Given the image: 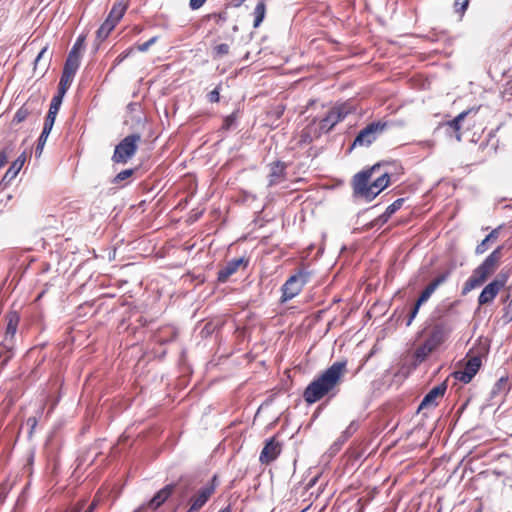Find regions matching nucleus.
<instances>
[{
    "instance_id": "f257e3e1",
    "label": "nucleus",
    "mask_w": 512,
    "mask_h": 512,
    "mask_svg": "<svg viewBox=\"0 0 512 512\" xmlns=\"http://www.w3.org/2000/svg\"><path fill=\"white\" fill-rule=\"evenodd\" d=\"M347 373V361L334 362L326 370L313 379L305 388L303 399L308 404H313L329 395L334 397L338 392V386L343 382Z\"/></svg>"
},
{
    "instance_id": "f03ea898",
    "label": "nucleus",
    "mask_w": 512,
    "mask_h": 512,
    "mask_svg": "<svg viewBox=\"0 0 512 512\" xmlns=\"http://www.w3.org/2000/svg\"><path fill=\"white\" fill-rule=\"evenodd\" d=\"M386 162L376 163L370 168L364 169L353 176V193L367 201H372L390 183V173L387 170L380 172L387 165Z\"/></svg>"
},
{
    "instance_id": "7ed1b4c3",
    "label": "nucleus",
    "mask_w": 512,
    "mask_h": 512,
    "mask_svg": "<svg viewBox=\"0 0 512 512\" xmlns=\"http://www.w3.org/2000/svg\"><path fill=\"white\" fill-rule=\"evenodd\" d=\"M503 246H498L486 259L473 270L472 275L464 283L462 294L466 295L473 289L481 286L487 278L497 269L502 258Z\"/></svg>"
},
{
    "instance_id": "20e7f679",
    "label": "nucleus",
    "mask_w": 512,
    "mask_h": 512,
    "mask_svg": "<svg viewBox=\"0 0 512 512\" xmlns=\"http://www.w3.org/2000/svg\"><path fill=\"white\" fill-rule=\"evenodd\" d=\"M353 106L349 103H341L333 106L316 126L321 134L330 132L337 123L343 121L349 114L353 112Z\"/></svg>"
},
{
    "instance_id": "39448f33",
    "label": "nucleus",
    "mask_w": 512,
    "mask_h": 512,
    "mask_svg": "<svg viewBox=\"0 0 512 512\" xmlns=\"http://www.w3.org/2000/svg\"><path fill=\"white\" fill-rule=\"evenodd\" d=\"M388 122L374 121L361 129L355 137L350 149L369 147L386 130Z\"/></svg>"
},
{
    "instance_id": "423d86ee",
    "label": "nucleus",
    "mask_w": 512,
    "mask_h": 512,
    "mask_svg": "<svg viewBox=\"0 0 512 512\" xmlns=\"http://www.w3.org/2000/svg\"><path fill=\"white\" fill-rule=\"evenodd\" d=\"M140 134H130L116 145L112 155L114 163L126 164L137 152Z\"/></svg>"
},
{
    "instance_id": "0eeeda50",
    "label": "nucleus",
    "mask_w": 512,
    "mask_h": 512,
    "mask_svg": "<svg viewBox=\"0 0 512 512\" xmlns=\"http://www.w3.org/2000/svg\"><path fill=\"white\" fill-rule=\"evenodd\" d=\"M309 278L310 273L305 270H299L296 274L290 276L281 288V302H287L297 296L308 282Z\"/></svg>"
},
{
    "instance_id": "6e6552de",
    "label": "nucleus",
    "mask_w": 512,
    "mask_h": 512,
    "mask_svg": "<svg viewBox=\"0 0 512 512\" xmlns=\"http://www.w3.org/2000/svg\"><path fill=\"white\" fill-rule=\"evenodd\" d=\"M218 485V477L214 475L210 482L198 489L188 500L190 511H199L202 509L211 496L215 493Z\"/></svg>"
},
{
    "instance_id": "1a4fd4ad",
    "label": "nucleus",
    "mask_w": 512,
    "mask_h": 512,
    "mask_svg": "<svg viewBox=\"0 0 512 512\" xmlns=\"http://www.w3.org/2000/svg\"><path fill=\"white\" fill-rule=\"evenodd\" d=\"M508 276L504 273H499L498 276L486 285L478 297V304L480 306L491 303L499 291L505 286Z\"/></svg>"
},
{
    "instance_id": "9d476101",
    "label": "nucleus",
    "mask_w": 512,
    "mask_h": 512,
    "mask_svg": "<svg viewBox=\"0 0 512 512\" xmlns=\"http://www.w3.org/2000/svg\"><path fill=\"white\" fill-rule=\"evenodd\" d=\"M451 332L452 327L448 323L438 322L432 326L426 341L437 349L446 341Z\"/></svg>"
},
{
    "instance_id": "9b49d317",
    "label": "nucleus",
    "mask_w": 512,
    "mask_h": 512,
    "mask_svg": "<svg viewBox=\"0 0 512 512\" xmlns=\"http://www.w3.org/2000/svg\"><path fill=\"white\" fill-rule=\"evenodd\" d=\"M249 259L245 257L234 258L228 261L217 274V280L220 283H225L228 281L230 276L235 274L237 270L242 266L245 269L248 266Z\"/></svg>"
},
{
    "instance_id": "f8f14e48",
    "label": "nucleus",
    "mask_w": 512,
    "mask_h": 512,
    "mask_svg": "<svg viewBox=\"0 0 512 512\" xmlns=\"http://www.w3.org/2000/svg\"><path fill=\"white\" fill-rule=\"evenodd\" d=\"M447 390V384L446 382H442L441 384L433 387L422 399L418 411L430 408V407H436L438 405L437 399L440 397H443L445 392Z\"/></svg>"
},
{
    "instance_id": "ddd939ff",
    "label": "nucleus",
    "mask_w": 512,
    "mask_h": 512,
    "mask_svg": "<svg viewBox=\"0 0 512 512\" xmlns=\"http://www.w3.org/2000/svg\"><path fill=\"white\" fill-rule=\"evenodd\" d=\"M280 452V443L277 442L274 437H272L266 441L265 446L260 453L259 461L262 464H269L279 456Z\"/></svg>"
},
{
    "instance_id": "4468645a",
    "label": "nucleus",
    "mask_w": 512,
    "mask_h": 512,
    "mask_svg": "<svg viewBox=\"0 0 512 512\" xmlns=\"http://www.w3.org/2000/svg\"><path fill=\"white\" fill-rule=\"evenodd\" d=\"M269 168H270L269 175H268V186L269 187L275 186L285 180L287 165L284 162H281V161L273 162L270 164Z\"/></svg>"
},
{
    "instance_id": "2eb2a0df",
    "label": "nucleus",
    "mask_w": 512,
    "mask_h": 512,
    "mask_svg": "<svg viewBox=\"0 0 512 512\" xmlns=\"http://www.w3.org/2000/svg\"><path fill=\"white\" fill-rule=\"evenodd\" d=\"M469 111H463L458 114L454 119L445 122L442 126L445 128L447 135L454 136L457 141H461V124L468 115Z\"/></svg>"
},
{
    "instance_id": "dca6fc26",
    "label": "nucleus",
    "mask_w": 512,
    "mask_h": 512,
    "mask_svg": "<svg viewBox=\"0 0 512 512\" xmlns=\"http://www.w3.org/2000/svg\"><path fill=\"white\" fill-rule=\"evenodd\" d=\"M176 485L168 484L160 489L153 498L146 504L150 509L156 510L173 494Z\"/></svg>"
},
{
    "instance_id": "f3484780",
    "label": "nucleus",
    "mask_w": 512,
    "mask_h": 512,
    "mask_svg": "<svg viewBox=\"0 0 512 512\" xmlns=\"http://www.w3.org/2000/svg\"><path fill=\"white\" fill-rule=\"evenodd\" d=\"M173 484L176 485L181 501L185 500L192 492H194L197 486L195 479L191 477H181L177 483Z\"/></svg>"
},
{
    "instance_id": "a211bd4d",
    "label": "nucleus",
    "mask_w": 512,
    "mask_h": 512,
    "mask_svg": "<svg viewBox=\"0 0 512 512\" xmlns=\"http://www.w3.org/2000/svg\"><path fill=\"white\" fill-rule=\"evenodd\" d=\"M18 327V317L13 315L9 318L7 323L5 335L1 346L3 348H13L14 347V338L17 332Z\"/></svg>"
},
{
    "instance_id": "6ab92c4d",
    "label": "nucleus",
    "mask_w": 512,
    "mask_h": 512,
    "mask_svg": "<svg viewBox=\"0 0 512 512\" xmlns=\"http://www.w3.org/2000/svg\"><path fill=\"white\" fill-rule=\"evenodd\" d=\"M359 423L357 421H352L347 428L341 433L338 439L331 445V450L333 452H337L340 450L342 445L358 430Z\"/></svg>"
},
{
    "instance_id": "aec40b11",
    "label": "nucleus",
    "mask_w": 512,
    "mask_h": 512,
    "mask_svg": "<svg viewBox=\"0 0 512 512\" xmlns=\"http://www.w3.org/2000/svg\"><path fill=\"white\" fill-rule=\"evenodd\" d=\"M322 134L316 126V120L313 119L310 124H308L300 134V143L301 144H309L313 142L315 139H318Z\"/></svg>"
},
{
    "instance_id": "412c9836",
    "label": "nucleus",
    "mask_w": 512,
    "mask_h": 512,
    "mask_svg": "<svg viewBox=\"0 0 512 512\" xmlns=\"http://www.w3.org/2000/svg\"><path fill=\"white\" fill-rule=\"evenodd\" d=\"M27 159V155H26V152H22V154L11 164V166L9 167V169L6 171L2 181L3 182H10L11 180H13L19 173V171L21 170V168L23 167L25 161Z\"/></svg>"
},
{
    "instance_id": "4be33fe9",
    "label": "nucleus",
    "mask_w": 512,
    "mask_h": 512,
    "mask_svg": "<svg viewBox=\"0 0 512 512\" xmlns=\"http://www.w3.org/2000/svg\"><path fill=\"white\" fill-rule=\"evenodd\" d=\"M81 57L74 55V52H69L66 58L62 74L68 75L74 78L79 66Z\"/></svg>"
},
{
    "instance_id": "5701e85b",
    "label": "nucleus",
    "mask_w": 512,
    "mask_h": 512,
    "mask_svg": "<svg viewBox=\"0 0 512 512\" xmlns=\"http://www.w3.org/2000/svg\"><path fill=\"white\" fill-rule=\"evenodd\" d=\"M35 111L36 115L40 114V111L33 107V102H26L22 105L15 113L12 123H21L26 120L33 112Z\"/></svg>"
},
{
    "instance_id": "b1692460",
    "label": "nucleus",
    "mask_w": 512,
    "mask_h": 512,
    "mask_svg": "<svg viewBox=\"0 0 512 512\" xmlns=\"http://www.w3.org/2000/svg\"><path fill=\"white\" fill-rule=\"evenodd\" d=\"M434 350L435 348L425 340L413 353L414 364L418 365L424 362Z\"/></svg>"
},
{
    "instance_id": "393cba45",
    "label": "nucleus",
    "mask_w": 512,
    "mask_h": 512,
    "mask_svg": "<svg viewBox=\"0 0 512 512\" xmlns=\"http://www.w3.org/2000/svg\"><path fill=\"white\" fill-rule=\"evenodd\" d=\"M55 120H51L49 118H45L43 130L38 138L37 146H36V154H41L43 147L47 141V138L53 128Z\"/></svg>"
},
{
    "instance_id": "a878e982",
    "label": "nucleus",
    "mask_w": 512,
    "mask_h": 512,
    "mask_svg": "<svg viewBox=\"0 0 512 512\" xmlns=\"http://www.w3.org/2000/svg\"><path fill=\"white\" fill-rule=\"evenodd\" d=\"M127 8L128 4L124 1L114 3L107 16V19L112 20V22L117 24L124 16Z\"/></svg>"
},
{
    "instance_id": "bb28decb",
    "label": "nucleus",
    "mask_w": 512,
    "mask_h": 512,
    "mask_svg": "<svg viewBox=\"0 0 512 512\" xmlns=\"http://www.w3.org/2000/svg\"><path fill=\"white\" fill-rule=\"evenodd\" d=\"M501 226L493 229L475 248V253L477 255H481L485 253L488 249V244L490 242H495L499 237Z\"/></svg>"
},
{
    "instance_id": "cd10ccee",
    "label": "nucleus",
    "mask_w": 512,
    "mask_h": 512,
    "mask_svg": "<svg viewBox=\"0 0 512 512\" xmlns=\"http://www.w3.org/2000/svg\"><path fill=\"white\" fill-rule=\"evenodd\" d=\"M405 199L404 198H398L396 199L393 203H391L387 208L386 210L384 211L383 214H381L379 217H378V222L381 223V224H384L386 223L389 218L396 212L398 211L403 203H404Z\"/></svg>"
},
{
    "instance_id": "c85d7f7f",
    "label": "nucleus",
    "mask_w": 512,
    "mask_h": 512,
    "mask_svg": "<svg viewBox=\"0 0 512 512\" xmlns=\"http://www.w3.org/2000/svg\"><path fill=\"white\" fill-rule=\"evenodd\" d=\"M254 15V23L253 27L257 28L261 25L263 22L265 15H266V4L264 1H259L253 11Z\"/></svg>"
},
{
    "instance_id": "c756f323",
    "label": "nucleus",
    "mask_w": 512,
    "mask_h": 512,
    "mask_svg": "<svg viewBox=\"0 0 512 512\" xmlns=\"http://www.w3.org/2000/svg\"><path fill=\"white\" fill-rule=\"evenodd\" d=\"M115 26L116 23L106 18V20L102 23L96 32L97 39L100 41L105 40L109 36L110 32L115 28Z\"/></svg>"
},
{
    "instance_id": "7c9ffc66",
    "label": "nucleus",
    "mask_w": 512,
    "mask_h": 512,
    "mask_svg": "<svg viewBox=\"0 0 512 512\" xmlns=\"http://www.w3.org/2000/svg\"><path fill=\"white\" fill-rule=\"evenodd\" d=\"M98 505V501L94 499L86 508V500L78 501L70 510V512H94Z\"/></svg>"
},
{
    "instance_id": "2f4dec72",
    "label": "nucleus",
    "mask_w": 512,
    "mask_h": 512,
    "mask_svg": "<svg viewBox=\"0 0 512 512\" xmlns=\"http://www.w3.org/2000/svg\"><path fill=\"white\" fill-rule=\"evenodd\" d=\"M62 101H63V97L58 96V95H55L52 98L46 118H49L51 120L56 119V116H57V113L59 112Z\"/></svg>"
},
{
    "instance_id": "473e14b6",
    "label": "nucleus",
    "mask_w": 512,
    "mask_h": 512,
    "mask_svg": "<svg viewBox=\"0 0 512 512\" xmlns=\"http://www.w3.org/2000/svg\"><path fill=\"white\" fill-rule=\"evenodd\" d=\"M507 383H508L507 377H501L500 379H498L491 390V396L495 397V396L499 395L500 393H503V392L507 393L509 390L507 388Z\"/></svg>"
},
{
    "instance_id": "72a5a7b5",
    "label": "nucleus",
    "mask_w": 512,
    "mask_h": 512,
    "mask_svg": "<svg viewBox=\"0 0 512 512\" xmlns=\"http://www.w3.org/2000/svg\"><path fill=\"white\" fill-rule=\"evenodd\" d=\"M73 79L74 78L71 76L62 74L58 85V93L56 95L64 97L70 85L72 84Z\"/></svg>"
},
{
    "instance_id": "f704fd0d",
    "label": "nucleus",
    "mask_w": 512,
    "mask_h": 512,
    "mask_svg": "<svg viewBox=\"0 0 512 512\" xmlns=\"http://www.w3.org/2000/svg\"><path fill=\"white\" fill-rule=\"evenodd\" d=\"M481 363L480 357L473 356L466 362L464 369L475 376L481 367Z\"/></svg>"
},
{
    "instance_id": "c9c22d12",
    "label": "nucleus",
    "mask_w": 512,
    "mask_h": 512,
    "mask_svg": "<svg viewBox=\"0 0 512 512\" xmlns=\"http://www.w3.org/2000/svg\"><path fill=\"white\" fill-rule=\"evenodd\" d=\"M449 276H450V271L449 270L444 271L441 274H439L438 276H436L427 286L435 292L436 289L440 285H442L443 283H445L447 281Z\"/></svg>"
},
{
    "instance_id": "e433bc0d",
    "label": "nucleus",
    "mask_w": 512,
    "mask_h": 512,
    "mask_svg": "<svg viewBox=\"0 0 512 512\" xmlns=\"http://www.w3.org/2000/svg\"><path fill=\"white\" fill-rule=\"evenodd\" d=\"M136 169H126L121 172H119L112 180L113 184H120L121 182L127 180L130 178L134 173Z\"/></svg>"
},
{
    "instance_id": "4c0bfd02",
    "label": "nucleus",
    "mask_w": 512,
    "mask_h": 512,
    "mask_svg": "<svg viewBox=\"0 0 512 512\" xmlns=\"http://www.w3.org/2000/svg\"><path fill=\"white\" fill-rule=\"evenodd\" d=\"M14 347L13 348H3L2 347V351L0 352V366H6L7 363L10 361V359L13 357L14 355Z\"/></svg>"
},
{
    "instance_id": "58836bf2",
    "label": "nucleus",
    "mask_w": 512,
    "mask_h": 512,
    "mask_svg": "<svg viewBox=\"0 0 512 512\" xmlns=\"http://www.w3.org/2000/svg\"><path fill=\"white\" fill-rule=\"evenodd\" d=\"M85 38V35H80L69 52H74V55H78L81 57V51L83 50L85 45Z\"/></svg>"
},
{
    "instance_id": "ea45409f",
    "label": "nucleus",
    "mask_w": 512,
    "mask_h": 512,
    "mask_svg": "<svg viewBox=\"0 0 512 512\" xmlns=\"http://www.w3.org/2000/svg\"><path fill=\"white\" fill-rule=\"evenodd\" d=\"M230 47L226 43H221L214 47L213 55L214 58H221L229 53Z\"/></svg>"
},
{
    "instance_id": "a19ab883",
    "label": "nucleus",
    "mask_w": 512,
    "mask_h": 512,
    "mask_svg": "<svg viewBox=\"0 0 512 512\" xmlns=\"http://www.w3.org/2000/svg\"><path fill=\"white\" fill-rule=\"evenodd\" d=\"M454 377H455V379L459 380L460 382L467 384L473 379L474 375H472L471 373H469L468 371H466L464 369L461 371L454 372Z\"/></svg>"
},
{
    "instance_id": "79ce46f5",
    "label": "nucleus",
    "mask_w": 512,
    "mask_h": 512,
    "mask_svg": "<svg viewBox=\"0 0 512 512\" xmlns=\"http://www.w3.org/2000/svg\"><path fill=\"white\" fill-rule=\"evenodd\" d=\"M236 120H237L236 112L231 113L230 115L225 117L223 124H222V129H224V130L232 129L235 126Z\"/></svg>"
},
{
    "instance_id": "37998d69",
    "label": "nucleus",
    "mask_w": 512,
    "mask_h": 512,
    "mask_svg": "<svg viewBox=\"0 0 512 512\" xmlns=\"http://www.w3.org/2000/svg\"><path fill=\"white\" fill-rule=\"evenodd\" d=\"M469 1L470 0H455V2H454L455 12L459 13L460 16H462L469 5Z\"/></svg>"
},
{
    "instance_id": "c03bdc74",
    "label": "nucleus",
    "mask_w": 512,
    "mask_h": 512,
    "mask_svg": "<svg viewBox=\"0 0 512 512\" xmlns=\"http://www.w3.org/2000/svg\"><path fill=\"white\" fill-rule=\"evenodd\" d=\"M433 293L434 291L430 289L428 286H426L415 303L421 306L423 303L428 301V299L431 297Z\"/></svg>"
},
{
    "instance_id": "a18cd8bd",
    "label": "nucleus",
    "mask_w": 512,
    "mask_h": 512,
    "mask_svg": "<svg viewBox=\"0 0 512 512\" xmlns=\"http://www.w3.org/2000/svg\"><path fill=\"white\" fill-rule=\"evenodd\" d=\"M157 40H158V37L154 36L144 43L137 44L136 49L140 52H146L153 44H155L157 42Z\"/></svg>"
},
{
    "instance_id": "49530a36",
    "label": "nucleus",
    "mask_w": 512,
    "mask_h": 512,
    "mask_svg": "<svg viewBox=\"0 0 512 512\" xmlns=\"http://www.w3.org/2000/svg\"><path fill=\"white\" fill-rule=\"evenodd\" d=\"M208 18H215L216 23L221 25L228 19V13L227 11H222L219 13H212L208 15Z\"/></svg>"
},
{
    "instance_id": "de8ad7c7",
    "label": "nucleus",
    "mask_w": 512,
    "mask_h": 512,
    "mask_svg": "<svg viewBox=\"0 0 512 512\" xmlns=\"http://www.w3.org/2000/svg\"><path fill=\"white\" fill-rule=\"evenodd\" d=\"M419 309H420V305L415 303L408 314V317L406 320L407 327H409L412 324L413 320L415 319V317L417 316V314L419 312Z\"/></svg>"
},
{
    "instance_id": "09e8293b",
    "label": "nucleus",
    "mask_w": 512,
    "mask_h": 512,
    "mask_svg": "<svg viewBox=\"0 0 512 512\" xmlns=\"http://www.w3.org/2000/svg\"><path fill=\"white\" fill-rule=\"evenodd\" d=\"M208 100L212 103L219 102L220 100V87H216L208 94Z\"/></svg>"
},
{
    "instance_id": "8fccbe9b",
    "label": "nucleus",
    "mask_w": 512,
    "mask_h": 512,
    "mask_svg": "<svg viewBox=\"0 0 512 512\" xmlns=\"http://www.w3.org/2000/svg\"><path fill=\"white\" fill-rule=\"evenodd\" d=\"M207 0H190L189 6L192 10H197L204 5Z\"/></svg>"
},
{
    "instance_id": "3c124183",
    "label": "nucleus",
    "mask_w": 512,
    "mask_h": 512,
    "mask_svg": "<svg viewBox=\"0 0 512 512\" xmlns=\"http://www.w3.org/2000/svg\"><path fill=\"white\" fill-rule=\"evenodd\" d=\"M504 317L508 320H512V300L510 303L505 307Z\"/></svg>"
},
{
    "instance_id": "603ef678",
    "label": "nucleus",
    "mask_w": 512,
    "mask_h": 512,
    "mask_svg": "<svg viewBox=\"0 0 512 512\" xmlns=\"http://www.w3.org/2000/svg\"><path fill=\"white\" fill-rule=\"evenodd\" d=\"M8 160L7 150L4 149L0 152V168H2Z\"/></svg>"
},
{
    "instance_id": "864d4df0",
    "label": "nucleus",
    "mask_w": 512,
    "mask_h": 512,
    "mask_svg": "<svg viewBox=\"0 0 512 512\" xmlns=\"http://www.w3.org/2000/svg\"><path fill=\"white\" fill-rule=\"evenodd\" d=\"M47 51V47H44L41 49V51L38 53L36 59H35V66L40 62V60L42 59L43 55L46 53Z\"/></svg>"
},
{
    "instance_id": "5fc2aeb1",
    "label": "nucleus",
    "mask_w": 512,
    "mask_h": 512,
    "mask_svg": "<svg viewBox=\"0 0 512 512\" xmlns=\"http://www.w3.org/2000/svg\"><path fill=\"white\" fill-rule=\"evenodd\" d=\"M5 498H6L5 488L0 486V504L4 502Z\"/></svg>"
},
{
    "instance_id": "6e6d98bb",
    "label": "nucleus",
    "mask_w": 512,
    "mask_h": 512,
    "mask_svg": "<svg viewBox=\"0 0 512 512\" xmlns=\"http://www.w3.org/2000/svg\"><path fill=\"white\" fill-rule=\"evenodd\" d=\"M150 508L146 505V504H143L141 506H139L136 510H134L133 512H148Z\"/></svg>"
},
{
    "instance_id": "4d7b16f0",
    "label": "nucleus",
    "mask_w": 512,
    "mask_h": 512,
    "mask_svg": "<svg viewBox=\"0 0 512 512\" xmlns=\"http://www.w3.org/2000/svg\"><path fill=\"white\" fill-rule=\"evenodd\" d=\"M27 422H28L29 424L31 423L32 428H34V427H35V425H36V423H37V420H36V418H35V417H30V418H28V421H27Z\"/></svg>"
},
{
    "instance_id": "13d9d810",
    "label": "nucleus",
    "mask_w": 512,
    "mask_h": 512,
    "mask_svg": "<svg viewBox=\"0 0 512 512\" xmlns=\"http://www.w3.org/2000/svg\"><path fill=\"white\" fill-rule=\"evenodd\" d=\"M127 56H128V53H122V54H120V55H119V57H118L119 62H120V61H122V60H123L124 58H126Z\"/></svg>"
},
{
    "instance_id": "bf43d9fd",
    "label": "nucleus",
    "mask_w": 512,
    "mask_h": 512,
    "mask_svg": "<svg viewBox=\"0 0 512 512\" xmlns=\"http://www.w3.org/2000/svg\"><path fill=\"white\" fill-rule=\"evenodd\" d=\"M233 31H234V32L238 31V26H237V25H235V26L233 27Z\"/></svg>"
},
{
    "instance_id": "052dcab7",
    "label": "nucleus",
    "mask_w": 512,
    "mask_h": 512,
    "mask_svg": "<svg viewBox=\"0 0 512 512\" xmlns=\"http://www.w3.org/2000/svg\"><path fill=\"white\" fill-rule=\"evenodd\" d=\"M186 512H196V511H190V507L188 508V510Z\"/></svg>"
},
{
    "instance_id": "680f3d73",
    "label": "nucleus",
    "mask_w": 512,
    "mask_h": 512,
    "mask_svg": "<svg viewBox=\"0 0 512 512\" xmlns=\"http://www.w3.org/2000/svg\"><path fill=\"white\" fill-rule=\"evenodd\" d=\"M438 512H441V509H439Z\"/></svg>"
}]
</instances>
